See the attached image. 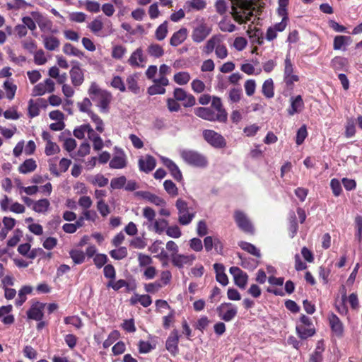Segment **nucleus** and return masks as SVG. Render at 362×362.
I'll use <instances>...</instances> for the list:
<instances>
[{
  "instance_id": "f257e3e1",
  "label": "nucleus",
  "mask_w": 362,
  "mask_h": 362,
  "mask_svg": "<svg viewBox=\"0 0 362 362\" xmlns=\"http://www.w3.org/2000/svg\"><path fill=\"white\" fill-rule=\"evenodd\" d=\"M255 7L252 0H233L232 1V16L240 24L251 21L254 16Z\"/></svg>"
},
{
  "instance_id": "f03ea898",
  "label": "nucleus",
  "mask_w": 362,
  "mask_h": 362,
  "mask_svg": "<svg viewBox=\"0 0 362 362\" xmlns=\"http://www.w3.org/2000/svg\"><path fill=\"white\" fill-rule=\"evenodd\" d=\"M88 93L90 99L96 103L101 112L107 113L109 111V105L112 98L110 92L101 89L95 82H92Z\"/></svg>"
},
{
  "instance_id": "7ed1b4c3",
  "label": "nucleus",
  "mask_w": 362,
  "mask_h": 362,
  "mask_svg": "<svg viewBox=\"0 0 362 362\" xmlns=\"http://www.w3.org/2000/svg\"><path fill=\"white\" fill-rule=\"evenodd\" d=\"M214 50L218 59H223L228 56V49L220 35L213 36L206 42L203 48V52L206 54L212 53Z\"/></svg>"
},
{
  "instance_id": "20e7f679",
  "label": "nucleus",
  "mask_w": 362,
  "mask_h": 362,
  "mask_svg": "<svg viewBox=\"0 0 362 362\" xmlns=\"http://www.w3.org/2000/svg\"><path fill=\"white\" fill-rule=\"evenodd\" d=\"M180 153L184 161L189 165L201 168L207 165L206 158L195 151L184 149L180 151Z\"/></svg>"
},
{
  "instance_id": "39448f33",
  "label": "nucleus",
  "mask_w": 362,
  "mask_h": 362,
  "mask_svg": "<svg viewBox=\"0 0 362 362\" xmlns=\"http://www.w3.org/2000/svg\"><path fill=\"white\" fill-rule=\"evenodd\" d=\"M288 0H278L277 14L281 18V21L273 25L278 33L283 32L287 27L289 18L288 13Z\"/></svg>"
},
{
  "instance_id": "423d86ee",
  "label": "nucleus",
  "mask_w": 362,
  "mask_h": 362,
  "mask_svg": "<svg viewBox=\"0 0 362 362\" xmlns=\"http://www.w3.org/2000/svg\"><path fill=\"white\" fill-rule=\"evenodd\" d=\"M202 134L204 140L216 148H222L226 146L224 137L214 130L205 129L203 131Z\"/></svg>"
},
{
  "instance_id": "0eeeda50",
  "label": "nucleus",
  "mask_w": 362,
  "mask_h": 362,
  "mask_svg": "<svg viewBox=\"0 0 362 362\" xmlns=\"http://www.w3.org/2000/svg\"><path fill=\"white\" fill-rule=\"evenodd\" d=\"M194 114L197 117L210 122H226L222 114L218 115L211 107H197L194 109Z\"/></svg>"
},
{
  "instance_id": "6e6552de",
  "label": "nucleus",
  "mask_w": 362,
  "mask_h": 362,
  "mask_svg": "<svg viewBox=\"0 0 362 362\" xmlns=\"http://www.w3.org/2000/svg\"><path fill=\"white\" fill-rule=\"evenodd\" d=\"M54 90L55 83L49 78L36 84L32 89L31 95L33 97L42 96L47 93H52Z\"/></svg>"
},
{
  "instance_id": "1a4fd4ad",
  "label": "nucleus",
  "mask_w": 362,
  "mask_h": 362,
  "mask_svg": "<svg viewBox=\"0 0 362 362\" xmlns=\"http://www.w3.org/2000/svg\"><path fill=\"white\" fill-rule=\"evenodd\" d=\"M217 313L221 320L230 322L237 315L238 308L230 303H223L217 308Z\"/></svg>"
},
{
  "instance_id": "9d476101",
  "label": "nucleus",
  "mask_w": 362,
  "mask_h": 362,
  "mask_svg": "<svg viewBox=\"0 0 362 362\" xmlns=\"http://www.w3.org/2000/svg\"><path fill=\"white\" fill-rule=\"evenodd\" d=\"M284 81L288 86L299 81L298 76L294 73V66L288 54L284 60Z\"/></svg>"
},
{
  "instance_id": "9b49d317",
  "label": "nucleus",
  "mask_w": 362,
  "mask_h": 362,
  "mask_svg": "<svg viewBox=\"0 0 362 362\" xmlns=\"http://www.w3.org/2000/svg\"><path fill=\"white\" fill-rule=\"evenodd\" d=\"M229 272L233 278L234 284L240 289H245L248 283L247 274L238 267H231Z\"/></svg>"
},
{
  "instance_id": "f8f14e48",
  "label": "nucleus",
  "mask_w": 362,
  "mask_h": 362,
  "mask_svg": "<svg viewBox=\"0 0 362 362\" xmlns=\"http://www.w3.org/2000/svg\"><path fill=\"white\" fill-rule=\"evenodd\" d=\"M172 264L179 268H183L186 266H190L196 259L194 255L171 254Z\"/></svg>"
},
{
  "instance_id": "ddd939ff",
  "label": "nucleus",
  "mask_w": 362,
  "mask_h": 362,
  "mask_svg": "<svg viewBox=\"0 0 362 362\" xmlns=\"http://www.w3.org/2000/svg\"><path fill=\"white\" fill-rule=\"evenodd\" d=\"M211 30L205 23L201 21L193 30L192 38L195 42H201L210 34Z\"/></svg>"
},
{
  "instance_id": "4468645a",
  "label": "nucleus",
  "mask_w": 362,
  "mask_h": 362,
  "mask_svg": "<svg viewBox=\"0 0 362 362\" xmlns=\"http://www.w3.org/2000/svg\"><path fill=\"white\" fill-rule=\"evenodd\" d=\"M234 218L238 227L245 233H252L254 228L245 214L240 211H235Z\"/></svg>"
},
{
  "instance_id": "2eb2a0df",
  "label": "nucleus",
  "mask_w": 362,
  "mask_h": 362,
  "mask_svg": "<svg viewBox=\"0 0 362 362\" xmlns=\"http://www.w3.org/2000/svg\"><path fill=\"white\" fill-rule=\"evenodd\" d=\"M127 156L124 151L119 148H115L113 158L110 161V167L113 169H122L127 166Z\"/></svg>"
},
{
  "instance_id": "dca6fc26",
  "label": "nucleus",
  "mask_w": 362,
  "mask_h": 362,
  "mask_svg": "<svg viewBox=\"0 0 362 362\" xmlns=\"http://www.w3.org/2000/svg\"><path fill=\"white\" fill-rule=\"evenodd\" d=\"M173 95L175 100L182 102V105L185 107H192L195 105V98L192 94L187 93L182 88H175L174 90Z\"/></svg>"
},
{
  "instance_id": "f3484780",
  "label": "nucleus",
  "mask_w": 362,
  "mask_h": 362,
  "mask_svg": "<svg viewBox=\"0 0 362 362\" xmlns=\"http://www.w3.org/2000/svg\"><path fill=\"white\" fill-rule=\"evenodd\" d=\"M138 165L141 171L148 173L155 168L156 161L152 156L146 154L139 158Z\"/></svg>"
},
{
  "instance_id": "a211bd4d",
  "label": "nucleus",
  "mask_w": 362,
  "mask_h": 362,
  "mask_svg": "<svg viewBox=\"0 0 362 362\" xmlns=\"http://www.w3.org/2000/svg\"><path fill=\"white\" fill-rule=\"evenodd\" d=\"M71 83L74 87H78L84 81V73L78 64L73 66L69 71Z\"/></svg>"
},
{
  "instance_id": "6ab92c4d",
  "label": "nucleus",
  "mask_w": 362,
  "mask_h": 362,
  "mask_svg": "<svg viewBox=\"0 0 362 362\" xmlns=\"http://www.w3.org/2000/svg\"><path fill=\"white\" fill-rule=\"evenodd\" d=\"M290 103V107L287 110L288 114L290 116L300 113L304 109V102L300 95L291 97Z\"/></svg>"
},
{
  "instance_id": "aec40b11",
  "label": "nucleus",
  "mask_w": 362,
  "mask_h": 362,
  "mask_svg": "<svg viewBox=\"0 0 362 362\" xmlns=\"http://www.w3.org/2000/svg\"><path fill=\"white\" fill-rule=\"evenodd\" d=\"M146 62L144 52L141 48H137L130 55L128 63L132 67H141Z\"/></svg>"
},
{
  "instance_id": "412c9836",
  "label": "nucleus",
  "mask_w": 362,
  "mask_h": 362,
  "mask_svg": "<svg viewBox=\"0 0 362 362\" xmlns=\"http://www.w3.org/2000/svg\"><path fill=\"white\" fill-rule=\"evenodd\" d=\"M45 305L44 303L40 302L33 303L27 312L28 317L34 320L40 321L43 317Z\"/></svg>"
},
{
  "instance_id": "4be33fe9",
  "label": "nucleus",
  "mask_w": 362,
  "mask_h": 362,
  "mask_svg": "<svg viewBox=\"0 0 362 362\" xmlns=\"http://www.w3.org/2000/svg\"><path fill=\"white\" fill-rule=\"evenodd\" d=\"M179 334L178 331L174 329L171 332L167 339L166 349L172 354L175 355L178 352Z\"/></svg>"
},
{
  "instance_id": "5701e85b",
  "label": "nucleus",
  "mask_w": 362,
  "mask_h": 362,
  "mask_svg": "<svg viewBox=\"0 0 362 362\" xmlns=\"http://www.w3.org/2000/svg\"><path fill=\"white\" fill-rule=\"evenodd\" d=\"M160 159L163 165L170 171L172 176L177 181L181 180L182 175L177 165L172 160L168 158L160 156Z\"/></svg>"
},
{
  "instance_id": "b1692460",
  "label": "nucleus",
  "mask_w": 362,
  "mask_h": 362,
  "mask_svg": "<svg viewBox=\"0 0 362 362\" xmlns=\"http://www.w3.org/2000/svg\"><path fill=\"white\" fill-rule=\"evenodd\" d=\"M138 194L141 196L143 199L147 200L150 203L155 204L158 206H166V202L165 199L158 197L154 194H152L150 192L147 191H141L139 192Z\"/></svg>"
},
{
  "instance_id": "393cba45",
  "label": "nucleus",
  "mask_w": 362,
  "mask_h": 362,
  "mask_svg": "<svg viewBox=\"0 0 362 362\" xmlns=\"http://www.w3.org/2000/svg\"><path fill=\"white\" fill-rule=\"evenodd\" d=\"M329 322L332 332L337 337H341L344 332V326L339 318L335 314H330Z\"/></svg>"
},
{
  "instance_id": "a878e982",
  "label": "nucleus",
  "mask_w": 362,
  "mask_h": 362,
  "mask_svg": "<svg viewBox=\"0 0 362 362\" xmlns=\"http://www.w3.org/2000/svg\"><path fill=\"white\" fill-rule=\"evenodd\" d=\"M46 101L43 98H39L37 100L30 99L28 101V114L31 118L37 117L40 114V107L42 105H45Z\"/></svg>"
},
{
  "instance_id": "bb28decb",
  "label": "nucleus",
  "mask_w": 362,
  "mask_h": 362,
  "mask_svg": "<svg viewBox=\"0 0 362 362\" xmlns=\"http://www.w3.org/2000/svg\"><path fill=\"white\" fill-rule=\"evenodd\" d=\"M127 53L126 46L122 44L112 43L111 48V57L112 59L121 61Z\"/></svg>"
},
{
  "instance_id": "cd10ccee",
  "label": "nucleus",
  "mask_w": 362,
  "mask_h": 362,
  "mask_svg": "<svg viewBox=\"0 0 362 362\" xmlns=\"http://www.w3.org/2000/svg\"><path fill=\"white\" fill-rule=\"evenodd\" d=\"M44 47L49 51L56 50L60 45L59 39L54 35H42Z\"/></svg>"
},
{
  "instance_id": "c85d7f7f",
  "label": "nucleus",
  "mask_w": 362,
  "mask_h": 362,
  "mask_svg": "<svg viewBox=\"0 0 362 362\" xmlns=\"http://www.w3.org/2000/svg\"><path fill=\"white\" fill-rule=\"evenodd\" d=\"M168 222L164 218L155 219L153 223H149L148 230L153 231L158 234H161L165 231Z\"/></svg>"
},
{
  "instance_id": "c756f323",
  "label": "nucleus",
  "mask_w": 362,
  "mask_h": 362,
  "mask_svg": "<svg viewBox=\"0 0 362 362\" xmlns=\"http://www.w3.org/2000/svg\"><path fill=\"white\" fill-rule=\"evenodd\" d=\"M352 42L351 37L346 35H337L334 39L333 48L334 50H346V47Z\"/></svg>"
},
{
  "instance_id": "7c9ffc66",
  "label": "nucleus",
  "mask_w": 362,
  "mask_h": 362,
  "mask_svg": "<svg viewBox=\"0 0 362 362\" xmlns=\"http://www.w3.org/2000/svg\"><path fill=\"white\" fill-rule=\"evenodd\" d=\"M187 37V30L185 28H180L175 32L170 38V44L173 47H177L182 43Z\"/></svg>"
},
{
  "instance_id": "2f4dec72",
  "label": "nucleus",
  "mask_w": 362,
  "mask_h": 362,
  "mask_svg": "<svg viewBox=\"0 0 362 362\" xmlns=\"http://www.w3.org/2000/svg\"><path fill=\"white\" fill-rule=\"evenodd\" d=\"M12 305H4L0 307V318L5 325H11L14 322V317L9 313L12 311Z\"/></svg>"
},
{
  "instance_id": "473e14b6",
  "label": "nucleus",
  "mask_w": 362,
  "mask_h": 362,
  "mask_svg": "<svg viewBox=\"0 0 362 362\" xmlns=\"http://www.w3.org/2000/svg\"><path fill=\"white\" fill-rule=\"evenodd\" d=\"M88 139L93 144V147L95 151H100L104 146V142L98 132L92 129Z\"/></svg>"
},
{
  "instance_id": "72a5a7b5",
  "label": "nucleus",
  "mask_w": 362,
  "mask_h": 362,
  "mask_svg": "<svg viewBox=\"0 0 362 362\" xmlns=\"http://www.w3.org/2000/svg\"><path fill=\"white\" fill-rule=\"evenodd\" d=\"M36 168V161L33 158H28L19 165L18 171L22 174H28L35 171Z\"/></svg>"
},
{
  "instance_id": "f704fd0d",
  "label": "nucleus",
  "mask_w": 362,
  "mask_h": 362,
  "mask_svg": "<svg viewBox=\"0 0 362 362\" xmlns=\"http://www.w3.org/2000/svg\"><path fill=\"white\" fill-rule=\"evenodd\" d=\"M93 127L90 124H83L74 129V136L78 139H83L86 134L87 136L90 134Z\"/></svg>"
},
{
  "instance_id": "c9c22d12",
  "label": "nucleus",
  "mask_w": 362,
  "mask_h": 362,
  "mask_svg": "<svg viewBox=\"0 0 362 362\" xmlns=\"http://www.w3.org/2000/svg\"><path fill=\"white\" fill-rule=\"evenodd\" d=\"M50 206L49 201L47 199H41L33 203L32 209L34 211L39 214H45L48 211Z\"/></svg>"
},
{
  "instance_id": "e433bc0d",
  "label": "nucleus",
  "mask_w": 362,
  "mask_h": 362,
  "mask_svg": "<svg viewBox=\"0 0 362 362\" xmlns=\"http://www.w3.org/2000/svg\"><path fill=\"white\" fill-rule=\"evenodd\" d=\"M132 305L139 303L141 305L146 308L152 303V300L148 295L134 294L129 300Z\"/></svg>"
},
{
  "instance_id": "4c0bfd02",
  "label": "nucleus",
  "mask_w": 362,
  "mask_h": 362,
  "mask_svg": "<svg viewBox=\"0 0 362 362\" xmlns=\"http://www.w3.org/2000/svg\"><path fill=\"white\" fill-rule=\"evenodd\" d=\"M3 88L6 92V98L9 100H13L17 90V86L13 83V80L8 79L5 81L3 84Z\"/></svg>"
},
{
  "instance_id": "58836bf2",
  "label": "nucleus",
  "mask_w": 362,
  "mask_h": 362,
  "mask_svg": "<svg viewBox=\"0 0 362 362\" xmlns=\"http://www.w3.org/2000/svg\"><path fill=\"white\" fill-rule=\"evenodd\" d=\"M211 107L218 115L222 114L224 119L227 121L228 114L223 107V104L220 98L214 96L211 100Z\"/></svg>"
},
{
  "instance_id": "ea45409f",
  "label": "nucleus",
  "mask_w": 362,
  "mask_h": 362,
  "mask_svg": "<svg viewBox=\"0 0 362 362\" xmlns=\"http://www.w3.org/2000/svg\"><path fill=\"white\" fill-rule=\"evenodd\" d=\"M90 151V146L87 141H83L79 146L78 150L71 154V156L74 159L83 158L88 155Z\"/></svg>"
},
{
  "instance_id": "a19ab883",
  "label": "nucleus",
  "mask_w": 362,
  "mask_h": 362,
  "mask_svg": "<svg viewBox=\"0 0 362 362\" xmlns=\"http://www.w3.org/2000/svg\"><path fill=\"white\" fill-rule=\"evenodd\" d=\"M80 5H83L86 10L90 13H97L101 9V5L99 2L93 0L79 1Z\"/></svg>"
},
{
  "instance_id": "79ce46f5",
  "label": "nucleus",
  "mask_w": 362,
  "mask_h": 362,
  "mask_svg": "<svg viewBox=\"0 0 362 362\" xmlns=\"http://www.w3.org/2000/svg\"><path fill=\"white\" fill-rule=\"evenodd\" d=\"M206 7V2L204 0H189L185 3L184 8L187 11L192 10H202Z\"/></svg>"
},
{
  "instance_id": "37998d69",
  "label": "nucleus",
  "mask_w": 362,
  "mask_h": 362,
  "mask_svg": "<svg viewBox=\"0 0 362 362\" xmlns=\"http://www.w3.org/2000/svg\"><path fill=\"white\" fill-rule=\"evenodd\" d=\"M262 92L267 98H272L274 95V82L272 78L267 79L262 84Z\"/></svg>"
},
{
  "instance_id": "c03bdc74",
  "label": "nucleus",
  "mask_w": 362,
  "mask_h": 362,
  "mask_svg": "<svg viewBox=\"0 0 362 362\" xmlns=\"http://www.w3.org/2000/svg\"><path fill=\"white\" fill-rule=\"evenodd\" d=\"M88 28L94 34L99 35L103 29V22L101 16H97L88 25Z\"/></svg>"
},
{
  "instance_id": "a18cd8bd",
  "label": "nucleus",
  "mask_w": 362,
  "mask_h": 362,
  "mask_svg": "<svg viewBox=\"0 0 362 362\" xmlns=\"http://www.w3.org/2000/svg\"><path fill=\"white\" fill-rule=\"evenodd\" d=\"M37 25L40 28V29L42 32L48 31L52 33H57V30H52V23L49 19L42 17V16L39 15L38 18L36 19Z\"/></svg>"
},
{
  "instance_id": "49530a36",
  "label": "nucleus",
  "mask_w": 362,
  "mask_h": 362,
  "mask_svg": "<svg viewBox=\"0 0 362 362\" xmlns=\"http://www.w3.org/2000/svg\"><path fill=\"white\" fill-rule=\"evenodd\" d=\"M63 52L64 54L70 56H74L78 58H83L84 53L78 48L73 46L71 44L66 43L63 47Z\"/></svg>"
},
{
  "instance_id": "de8ad7c7",
  "label": "nucleus",
  "mask_w": 362,
  "mask_h": 362,
  "mask_svg": "<svg viewBox=\"0 0 362 362\" xmlns=\"http://www.w3.org/2000/svg\"><path fill=\"white\" fill-rule=\"evenodd\" d=\"M190 79L191 76L187 71H179L173 76L174 81L180 86L186 85Z\"/></svg>"
},
{
  "instance_id": "09e8293b",
  "label": "nucleus",
  "mask_w": 362,
  "mask_h": 362,
  "mask_svg": "<svg viewBox=\"0 0 362 362\" xmlns=\"http://www.w3.org/2000/svg\"><path fill=\"white\" fill-rule=\"evenodd\" d=\"M137 81L138 75L136 74L129 75L127 78L128 89L134 93H138L139 92V87L138 86Z\"/></svg>"
},
{
  "instance_id": "8fccbe9b",
  "label": "nucleus",
  "mask_w": 362,
  "mask_h": 362,
  "mask_svg": "<svg viewBox=\"0 0 362 362\" xmlns=\"http://www.w3.org/2000/svg\"><path fill=\"white\" fill-rule=\"evenodd\" d=\"M239 246L245 251H247V252L250 253L251 255L257 257H260L261 253L259 249H257L254 245L247 243L242 241L239 243Z\"/></svg>"
},
{
  "instance_id": "3c124183",
  "label": "nucleus",
  "mask_w": 362,
  "mask_h": 362,
  "mask_svg": "<svg viewBox=\"0 0 362 362\" xmlns=\"http://www.w3.org/2000/svg\"><path fill=\"white\" fill-rule=\"evenodd\" d=\"M77 105L81 112L87 113L88 116L90 115V113H94L91 110L92 103L88 98H83L81 102L78 103Z\"/></svg>"
},
{
  "instance_id": "603ef678",
  "label": "nucleus",
  "mask_w": 362,
  "mask_h": 362,
  "mask_svg": "<svg viewBox=\"0 0 362 362\" xmlns=\"http://www.w3.org/2000/svg\"><path fill=\"white\" fill-rule=\"evenodd\" d=\"M148 53L149 55L159 58L164 54L163 47L158 44H151L148 47Z\"/></svg>"
},
{
  "instance_id": "864d4df0",
  "label": "nucleus",
  "mask_w": 362,
  "mask_h": 362,
  "mask_svg": "<svg viewBox=\"0 0 362 362\" xmlns=\"http://www.w3.org/2000/svg\"><path fill=\"white\" fill-rule=\"evenodd\" d=\"M69 255L76 264H80L85 260V253L81 250H71Z\"/></svg>"
},
{
  "instance_id": "5fc2aeb1",
  "label": "nucleus",
  "mask_w": 362,
  "mask_h": 362,
  "mask_svg": "<svg viewBox=\"0 0 362 362\" xmlns=\"http://www.w3.org/2000/svg\"><path fill=\"white\" fill-rule=\"evenodd\" d=\"M110 255L113 259L120 260L127 257V249L125 247H119L117 249L111 250Z\"/></svg>"
},
{
  "instance_id": "6e6d98bb",
  "label": "nucleus",
  "mask_w": 362,
  "mask_h": 362,
  "mask_svg": "<svg viewBox=\"0 0 362 362\" xmlns=\"http://www.w3.org/2000/svg\"><path fill=\"white\" fill-rule=\"evenodd\" d=\"M297 333L301 339H307L308 337H312L315 334V330L312 328H307L305 326H297Z\"/></svg>"
},
{
  "instance_id": "4d7b16f0",
  "label": "nucleus",
  "mask_w": 362,
  "mask_h": 362,
  "mask_svg": "<svg viewBox=\"0 0 362 362\" xmlns=\"http://www.w3.org/2000/svg\"><path fill=\"white\" fill-rule=\"evenodd\" d=\"M89 117L95 125V131L99 133H103L105 129L103 119L95 113H90Z\"/></svg>"
},
{
  "instance_id": "13d9d810",
  "label": "nucleus",
  "mask_w": 362,
  "mask_h": 362,
  "mask_svg": "<svg viewBox=\"0 0 362 362\" xmlns=\"http://www.w3.org/2000/svg\"><path fill=\"white\" fill-rule=\"evenodd\" d=\"M143 216L146 219L145 224L148 228L149 223H151L155 220L156 212L152 208L146 206L143 209Z\"/></svg>"
},
{
  "instance_id": "bf43d9fd",
  "label": "nucleus",
  "mask_w": 362,
  "mask_h": 362,
  "mask_svg": "<svg viewBox=\"0 0 362 362\" xmlns=\"http://www.w3.org/2000/svg\"><path fill=\"white\" fill-rule=\"evenodd\" d=\"M168 33V23L165 21L160 24L156 30V37L158 40L161 41L165 39Z\"/></svg>"
},
{
  "instance_id": "052dcab7",
  "label": "nucleus",
  "mask_w": 362,
  "mask_h": 362,
  "mask_svg": "<svg viewBox=\"0 0 362 362\" xmlns=\"http://www.w3.org/2000/svg\"><path fill=\"white\" fill-rule=\"evenodd\" d=\"M218 27L221 31L228 33L233 32L236 28L235 25L226 18H223L219 22Z\"/></svg>"
},
{
  "instance_id": "680f3d73",
  "label": "nucleus",
  "mask_w": 362,
  "mask_h": 362,
  "mask_svg": "<svg viewBox=\"0 0 362 362\" xmlns=\"http://www.w3.org/2000/svg\"><path fill=\"white\" fill-rule=\"evenodd\" d=\"M165 190L172 197H175L178 194V189L175 184L170 180H167L163 183Z\"/></svg>"
},
{
  "instance_id": "e2e57ef3",
  "label": "nucleus",
  "mask_w": 362,
  "mask_h": 362,
  "mask_svg": "<svg viewBox=\"0 0 362 362\" xmlns=\"http://www.w3.org/2000/svg\"><path fill=\"white\" fill-rule=\"evenodd\" d=\"M60 151L59 146L52 141H48L46 143L45 153L47 156H52L58 153Z\"/></svg>"
},
{
  "instance_id": "0e129e2a",
  "label": "nucleus",
  "mask_w": 362,
  "mask_h": 362,
  "mask_svg": "<svg viewBox=\"0 0 362 362\" xmlns=\"http://www.w3.org/2000/svg\"><path fill=\"white\" fill-rule=\"evenodd\" d=\"M242 97V90L240 88H233L228 92V98L230 102L236 103H238Z\"/></svg>"
},
{
  "instance_id": "69168bd1",
  "label": "nucleus",
  "mask_w": 362,
  "mask_h": 362,
  "mask_svg": "<svg viewBox=\"0 0 362 362\" xmlns=\"http://www.w3.org/2000/svg\"><path fill=\"white\" fill-rule=\"evenodd\" d=\"M194 217V213H189V211H185L183 214H179L178 221L181 225L186 226L191 223Z\"/></svg>"
},
{
  "instance_id": "338daca9",
  "label": "nucleus",
  "mask_w": 362,
  "mask_h": 362,
  "mask_svg": "<svg viewBox=\"0 0 362 362\" xmlns=\"http://www.w3.org/2000/svg\"><path fill=\"white\" fill-rule=\"evenodd\" d=\"M110 85L112 88L118 89L121 92H124L126 90L124 83L122 78L119 76H115L112 78Z\"/></svg>"
},
{
  "instance_id": "774afa93",
  "label": "nucleus",
  "mask_w": 362,
  "mask_h": 362,
  "mask_svg": "<svg viewBox=\"0 0 362 362\" xmlns=\"http://www.w3.org/2000/svg\"><path fill=\"white\" fill-rule=\"evenodd\" d=\"M355 226H356V238L360 243L362 240V216H356L355 217Z\"/></svg>"
}]
</instances>
